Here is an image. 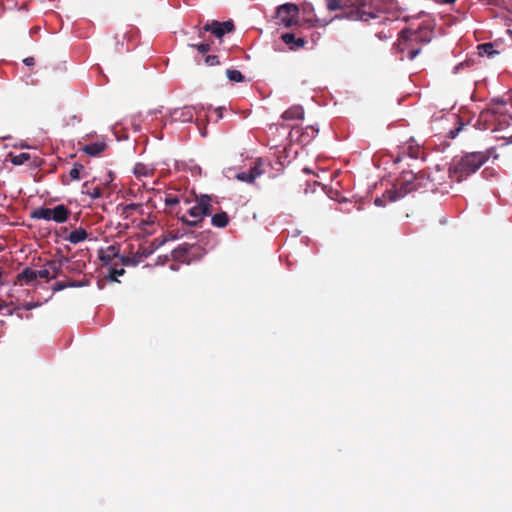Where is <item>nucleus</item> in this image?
Segmentation results:
<instances>
[{
    "label": "nucleus",
    "instance_id": "1",
    "mask_svg": "<svg viewBox=\"0 0 512 512\" xmlns=\"http://www.w3.org/2000/svg\"><path fill=\"white\" fill-rule=\"evenodd\" d=\"M488 159L489 155L484 152L467 153L450 167V177L461 182L476 172Z\"/></svg>",
    "mask_w": 512,
    "mask_h": 512
},
{
    "label": "nucleus",
    "instance_id": "2",
    "mask_svg": "<svg viewBox=\"0 0 512 512\" xmlns=\"http://www.w3.org/2000/svg\"><path fill=\"white\" fill-rule=\"evenodd\" d=\"M368 0H349L344 12L336 15V19H347L351 21L368 22L371 19H376L377 14L371 11H366Z\"/></svg>",
    "mask_w": 512,
    "mask_h": 512
},
{
    "label": "nucleus",
    "instance_id": "3",
    "mask_svg": "<svg viewBox=\"0 0 512 512\" xmlns=\"http://www.w3.org/2000/svg\"><path fill=\"white\" fill-rule=\"evenodd\" d=\"M212 210L211 197L204 194L197 197L195 205L187 210L188 215L193 220H188L186 215L179 216V219L188 226H197L205 216L211 214Z\"/></svg>",
    "mask_w": 512,
    "mask_h": 512
},
{
    "label": "nucleus",
    "instance_id": "4",
    "mask_svg": "<svg viewBox=\"0 0 512 512\" xmlns=\"http://www.w3.org/2000/svg\"><path fill=\"white\" fill-rule=\"evenodd\" d=\"M50 268H52V272L49 268H42L40 270H35L33 268L27 267L25 268L21 273H19L16 277V285H37L41 282L38 280H43L44 282H47L49 279L56 277V270L55 267L51 264L49 265Z\"/></svg>",
    "mask_w": 512,
    "mask_h": 512
},
{
    "label": "nucleus",
    "instance_id": "5",
    "mask_svg": "<svg viewBox=\"0 0 512 512\" xmlns=\"http://www.w3.org/2000/svg\"><path fill=\"white\" fill-rule=\"evenodd\" d=\"M415 173L412 171H403L399 179V188L387 190L384 196H388L390 202L397 201L406 194L417 190Z\"/></svg>",
    "mask_w": 512,
    "mask_h": 512
},
{
    "label": "nucleus",
    "instance_id": "6",
    "mask_svg": "<svg viewBox=\"0 0 512 512\" xmlns=\"http://www.w3.org/2000/svg\"><path fill=\"white\" fill-rule=\"evenodd\" d=\"M152 253L151 250H149L145 246H140L137 251L134 254L127 255V256H119L118 255V248L115 246H109L108 247V255L103 256L102 260H110L112 257L119 258L120 264L122 266H132L136 267L139 263L143 262L150 254Z\"/></svg>",
    "mask_w": 512,
    "mask_h": 512
},
{
    "label": "nucleus",
    "instance_id": "7",
    "mask_svg": "<svg viewBox=\"0 0 512 512\" xmlns=\"http://www.w3.org/2000/svg\"><path fill=\"white\" fill-rule=\"evenodd\" d=\"M299 9L295 4L281 5L277 10L278 19L281 24L289 28L298 21Z\"/></svg>",
    "mask_w": 512,
    "mask_h": 512
},
{
    "label": "nucleus",
    "instance_id": "8",
    "mask_svg": "<svg viewBox=\"0 0 512 512\" xmlns=\"http://www.w3.org/2000/svg\"><path fill=\"white\" fill-rule=\"evenodd\" d=\"M493 133L496 140L503 141L501 146H506L512 142V130L510 129V123L507 117H503L497 121Z\"/></svg>",
    "mask_w": 512,
    "mask_h": 512
},
{
    "label": "nucleus",
    "instance_id": "9",
    "mask_svg": "<svg viewBox=\"0 0 512 512\" xmlns=\"http://www.w3.org/2000/svg\"><path fill=\"white\" fill-rule=\"evenodd\" d=\"M235 26L232 20L219 22L212 21L211 23H207L203 26V31L211 32L217 38H222L226 33H230L234 30Z\"/></svg>",
    "mask_w": 512,
    "mask_h": 512
},
{
    "label": "nucleus",
    "instance_id": "10",
    "mask_svg": "<svg viewBox=\"0 0 512 512\" xmlns=\"http://www.w3.org/2000/svg\"><path fill=\"white\" fill-rule=\"evenodd\" d=\"M261 161H257L253 167L250 168L249 171H244L237 173L236 178L239 181L246 182L252 184L255 180L263 174V170L260 169Z\"/></svg>",
    "mask_w": 512,
    "mask_h": 512
},
{
    "label": "nucleus",
    "instance_id": "11",
    "mask_svg": "<svg viewBox=\"0 0 512 512\" xmlns=\"http://www.w3.org/2000/svg\"><path fill=\"white\" fill-rule=\"evenodd\" d=\"M500 46L501 43L498 41L480 44L477 47L478 54L480 56L486 55L488 58H493L495 55L501 53V50L499 49Z\"/></svg>",
    "mask_w": 512,
    "mask_h": 512
},
{
    "label": "nucleus",
    "instance_id": "12",
    "mask_svg": "<svg viewBox=\"0 0 512 512\" xmlns=\"http://www.w3.org/2000/svg\"><path fill=\"white\" fill-rule=\"evenodd\" d=\"M70 210L63 204L55 206L51 209V220L56 223H65L70 216Z\"/></svg>",
    "mask_w": 512,
    "mask_h": 512
},
{
    "label": "nucleus",
    "instance_id": "13",
    "mask_svg": "<svg viewBox=\"0 0 512 512\" xmlns=\"http://www.w3.org/2000/svg\"><path fill=\"white\" fill-rule=\"evenodd\" d=\"M304 117V110L300 105H294L283 112L282 118L284 120H297Z\"/></svg>",
    "mask_w": 512,
    "mask_h": 512
},
{
    "label": "nucleus",
    "instance_id": "14",
    "mask_svg": "<svg viewBox=\"0 0 512 512\" xmlns=\"http://www.w3.org/2000/svg\"><path fill=\"white\" fill-rule=\"evenodd\" d=\"M281 38L285 44L294 45L291 49L303 48L306 44V41L303 38H296L293 33L282 34Z\"/></svg>",
    "mask_w": 512,
    "mask_h": 512
},
{
    "label": "nucleus",
    "instance_id": "15",
    "mask_svg": "<svg viewBox=\"0 0 512 512\" xmlns=\"http://www.w3.org/2000/svg\"><path fill=\"white\" fill-rule=\"evenodd\" d=\"M106 146L105 142L98 141L85 145L83 147V151L89 156H97L105 150Z\"/></svg>",
    "mask_w": 512,
    "mask_h": 512
},
{
    "label": "nucleus",
    "instance_id": "16",
    "mask_svg": "<svg viewBox=\"0 0 512 512\" xmlns=\"http://www.w3.org/2000/svg\"><path fill=\"white\" fill-rule=\"evenodd\" d=\"M88 237L87 231L80 227L72 232L65 238L67 241H69L72 244H78L84 240H86Z\"/></svg>",
    "mask_w": 512,
    "mask_h": 512
},
{
    "label": "nucleus",
    "instance_id": "17",
    "mask_svg": "<svg viewBox=\"0 0 512 512\" xmlns=\"http://www.w3.org/2000/svg\"><path fill=\"white\" fill-rule=\"evenodd\" d=\"M229 223V216L226 212L222 211L216 213L211 217V224L217 228H225Z\"/></svg>",
    "mask_w": 512,
    "mask_h": 512
},
{
    "label": "nucleus",
    "instance_id": "18",
    "mask_svg": "<svg viewBox=\"0 0 512 512\" xmlns=\"http://www.w3.org/2000/svg\"><path fill=\"white\" fill-rule=\"evenodd\" d=\"M349 0H326V7L329 11H342L346 8Z\"/></svg>",
    "mask_w": 512,
    "mask_h": 512
},
{
    "label": "nucleus",
    "instance_id": "19",
    "mask_svg": "<svg viewBox=\"0 0 512 512\" xmlns=\"http://www.w3.org/2000/svg\"><path fill=\"white\" fill-rule=\"evenodd\" d=\"M32 219L51 220V209L47 207H39L31 212Z\"/></svg>",
    "mask_w": 512,
    "mask_h": 512
},
{
    "label": "nucleus",
    "instance_id": "20",
    "mask_svg": "<svg viewBox=\"0 0 512 512\" xmlns=\"http://www.w3.org/2000/svg\"><path fill=\"white\" fill-rule=\"evenodd\" d=\"M82 192L89 195L92 199H97L102 196V189L98 186L91 187L89 182L83 184Z\"/></svg>",
    "mask_w": 512,
    "mask_h": 512
},
{
    "label": "nucleus",
    "instance_id": "21",
    "mask_svg": "<svg viewBox=\"0 0 512 512\" xmlns=\"http://www.w3.org/2000/svg\"><path fill=\"white\" fill-rule=\"evenodd\" d=\"M189 249L190 246L188 244L179 245L172 251V257L178 261H185Z\"/></svg>",
    "mask_w": 512,
    "mask_h": 512
},
{
    "label": "nucleus",
    "instance_id": "22",
    "mask_svg": "<svg viewBox=\"0 0 512 512\" xmlns=\"http://www.w3.org/2000/svg\"><path fill=\"white\" fill-rule=\"evenodd\" d=\"M318 131V128H316L315 126H307L300 135L301 141L308 143L309 141L316 137Z\"/></svg>",
    "mask_w": 512,
    "mask_h": 512
},
{
    "label": "nucleus",
    "instance_id": "23",
    "mask_svg": "<svg viewBox=\"0 0 512 512\" xmlns=\"http://www.w3.org/2000/svg\"><path fill=\"white\" fill-rule=\"evenodd\" d=\"M153 172H154V169L145 165V164H142V163H137L134 167V174L138 177L140 176H144V177H148V176H152L153 175Z\"/></svg>",
    "mask_w": 512,
    "mask_h": 512
},
{
    "label": "nucleus",
    "instance_id": "24",
    "mask_svg": "<svg viewBox=\"0 0 512 512\" xmlns=\"http://www.w3.org/2000/svg\"><path fill=\"white\" fill-rule=\"evenodd\" d=\"M139 208H140V204H137V203H131V204H127V205L118 206V209L121 210L120 215L125 219L129 218L133 214V212Z\"/></svg>",
    "mask_w": 512,
    "mask_h": 512
},
{
    "label": "nucleus",
    "instance_id": "25",
    "mask_svg": "<svg viewBox=\"0 0 512 512\" xmlns=\"http://www.w3.org/2000/svg\"><path fill=\"white\" fill-rule=\"evenodd\" d=\"M415 180L417 183L416 185L418 190L420 188H426L428 186V183L430 182V177L426 172L420 171L418 173H415Z\"/></svg>",
    "mask_w": 512,
    "mask_h": 512
},
{
    "label": "nucleus",
    "instance_id": "26",
    "mask_svg": "<svg viewBox=\"0 0 512 512\" xmlns=\"http://www.w3.org/2000/svg\"><path fill=\"white\" fill-rule=\"evenodd\" d=\"M31 158L29 153L22 152L18 155L11 156V163L13 165L19 166L29 161Z\"/></svg>",
    "mask_w": 512,
    "mask_h": 512
},
{
    "label": "nucleus",
    "instance_id": "27",
    "mask_svg": "<svg viewBox=\"0 0 512 512\" xmlns=\"http://www.w3.org/2000/svg\"><path fill=\"white\" fill-rule=\"evenodd\" d=\"M226 76L230 81L242 82L244 80L243 74L236 69H227Z\"/></svg>",
    "mask_w": 512,
    "mask_h": 512
},
{
    "label": "nucleus",
    "instance_id": "28",
    "mask_svg": "<svg viewBox=\"0 0 512 512\" xmlns=\"http://www.w3.org/2000/svg\"><path fill=\"white\" fill-rule=\"evenodd\" d=\"M84 169V166L80 163H75L73 168L69 171V177L71 180H79L80 172Z\"/></svg>",
    "mask_w": 512,
    "mask_h": 512
},
{
    "label": "nucleus",
    "instance_id": "29",
    "mask_svg": "<svg viewBox=\"0 0 512 512\" xmlns=\"http://www.w3.org/2000/svg\"><path fill=\"white\" fill-rule=\"evenodd\" d=\"M400 37L402 39L414 41V40L418 39V33L416 31H412V30H403L400 33Z\"/></svg>",
    "mask_w": 512,
    "mask_h": 512
},
{
    "label": "nucleus",
    "instance_id": "30",
    "mask_svg": "<svg viewBox=\"0 0 512 512\" xmlns=\"http://www.w3.org/2000/svg\"><path fill=\"white\" fill-rule=\"evenodd\" d=\"M125 273L124 268H118L117 263H115L114 267L110 270V277L114 281H118L117 277L122 276Z\"/></svg>",
    "mask_w": 512,
    "mask_h": 512
},
{
    "label": "nucleus",
    "instance_id": "31",
    "mask_svg": "<svg viewBox=\"0 0 512 512\" xmlns=\"http://www.w3.org/2000/svg\"><path fill=\"white\" fill-rule=\"evenodd\" d=\"M403 153L408 154L411 158L416 159L419 157L420 148L419 147L414 148L411 145H409L407 148H404Z\"/></svg>",
    "mask_w": 512,
    "mask_h": 512
},
{
    "label": "nucleus",
    "instance_id": "32",
    "mask_svg": "<svg viewBox=\"0 0 512 512\" xmlns=\"http://www.w3.org/2000/svg\"><path fill=\"white\" fill-rule=\"evenodd\" d=\"M190 46L193 48H196L198 50V52L201 54H205V53L209 52L211 49L210 43H201L198 45L191 44Z\"/></svg>",
    "mask_w": 512,
    "mask_h": 512
},
{
    "label": "nucleus",
    "instance_id": "33",
    "mask_svg": "<svg viewBox=\"0 0 512 512\" xmlns=\"http://www.w3.org/2000/svg\"><path fill=\"white\" fill-rule=\"evenodd\" d=\"M164 202H165V205H166V206H168V207H173V206H175V205L179 204L180 199L178 198V196H176V195H171V194H170V195H168V196L165 198Z\"/></svg>",
    "mask_w": 512,
    "mask_h": 512
},
{
    "label": "nucleus",
    "instance_id": "34",
    "mask_svg": "<svg viewBox=\"0 0 512 512\" xmlns=\"http://www.w3.org/2000/svg\"><path fill=\"white\" fill-rule=\"evenodd\" d=\"M40 305H41V303H39V302H32V301L26 302L25 301V302L19 304L17 307H15V309L23 308L25 310H31L33 308H36V307L40 306Z\"/></svg>",
    "mask_w": 512,
    "mask_h": 512
},
{
    "label": "nucleus",
    "instance_id": "35",
    "mask_svg": "<svg viewBox=\"0 0 512 512\" xmlns=\"http://www.w3.org/2000/svg\"><path fill=\"white\" fill-rule=\"evenodd\" d=\"M205 63L208 66H216L220 64L219 57L217 55H208L205 58Z\"/></svg>",
    "mask_w": 512,
    "mask_h": 512
},
{
    "label": "nucleus",
    "instance_id": "36",
    "mask_svg": "<svg viewBox=\"0 0 512 512\" xmlns=\"http://www.w3.org/2000/svg\"><path fill=\"white\" fill-rule=\"evenodd\" d=\"M386 202H390L389 199H388V196H384V194L382 195V197H377L374 201L375 205L376 206H384L386 204Z\"/></svg>",
    "mask_w": 512,
    "mask_h": 512
},
{
    "label": "nucleus",
    "instance_id": "37",
    "mask_svg": "<svg viewBox=\"0 0 512 512\" xmlns=\"http://www.w3.org/2000/svg\"><path fill=\"white\" fill-rule=\"evenodd\" d=\"M462 128H463V124H460L459 127L455 128V129H451L449 131V138H451V139L456 138V136L462 130Z\"/></svg>",
    "mask_w": 512,
    "mask_h": 512
},
{
    "label": "nucleus",
    "instance_id": "38",
    "mask_svg": "<svg viewBox=\"0 0 512 512\" xmlns=\"http://www.w3.org/2000/svg\"><path fill=\"white\" fill-rule=\"evenodd\" d=\"M75 286H76L75 283L65 284L63 282H57L56 285L53 288L62 289V288L75 287Z\"/></svg>",
    "mask_w": 512,
    "mask_h": 512
},
{
    "label": "nucleus",
    "instance_id": "39",
    "mask_svg": "<svg viewBox=\"0 0 512 512\" xmlns=\"http://www.w3.org/2000/svg\"><path fill=\"white\" fill-rule=\"evenodd\" d=\"M182 115L185 117L184 120H191L193 117L190 108H184Z\"/></svg>",
    "mask_w": 512,
    "mask_h": 512
},
{
    "label": "nucleus",
    "instance_id": "40",
    "mask_svg": "<svg viewBox=\"0 0 512 512\" xmlns=\"http://www.w3.org/2000/svg\"><path fill=\"white\" fill-rule=\"evenodd\" d=\"M23 63L27 66H33L35 64V59L33 57H26L23 59Z\"/></svg>",
    "mask_w": 512,
    "mask_h": 512
},
{
    "label": "nucleus",
    "instance_id": "41",
    "mask_svg": "<svg viewBox=\"0 0 512 512\" xmlns=\"http://www.w3.org/2000/svg\"><path fill=\"white\" fill-rule=\"evenodd\" d=\"M420 52V49H413L409 51V58L414 59Z\"/></svg>",
    "mask_w": 512,
    "mask_h": 512
},
{
    "label": "nucleus",
    "instance_id": "42",
    "mask_svg": "<svg viewBox=\"0 0 512 512\" xmlns=\"http://www.w3.org/2000/svg\"><path fill=\"white\" fill-rule=\"evenodd\" d=\"M6 309L7 310V314H12V310L9 309V306L7 304H0V313Z\"/></svg>",
    "mask_w": 512,
    "mask_h": 512
},
{
    "label": "nucleus",
    "instance_id": "43",
    "mask_svg": "<svg viewBox=\"0 0 512 512\" xmlns=\"http://www.w3.org/2000/svg\"><path fill=\"white\" fill-rule=\"evenodd\" d=\"M456 0H441L440 2L443 4H453Z\"/></svg>",
    "mask_w": 512,
    "mask_h": 512
},
{
    "label": "nucleus",
    "instance_id": "44",
    "mask_svg": "<svg viewBox=\"0 0 512 512\" xmlns=\"http://www.w3.org/2000/svg\"><path fill=\"white\" fill-rule=\"evenodd\" d=\"M199 37H203L202 31L199 32Z\"/></svg>",
    "mask_w": 512,
    "mask_h": 512
},
{
    "label": "nucleus",
    "instance_id": "45",
    "mask_svg": "<svg viewBox=\"0 0 512 512\" xmlns=\"http://www.w3.org/2000/svg\"><path fill=\"white\" fill-rule=\"evenodd\" d=\"M185 203H186V204H189V203H190V201H189L188 199H185Z\"/></svg>",
    "mask_w": 512,
    "mask_h": 512
}]
</instances>
